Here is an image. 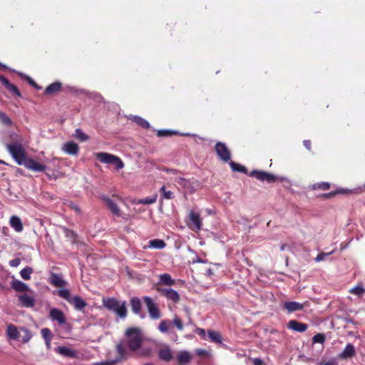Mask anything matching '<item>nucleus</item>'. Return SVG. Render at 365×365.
Returning a JSON list of instances; mask_svg holds the SVG:
<instances>
[{"label": "nucleus", "instance_id": "f257e3e1", "mask_svg": "<svg viewBox=\"0 0 365 365\" xmlns=\"http://www.w3.org/2000/svg\"><path fill=\"white\" fill-rule=\"evenodd\" d=\"M125 336L128 339L127 341H120L115 346L117 352L115 359L105 362V365H114L128 359L131 356L128 348L130 352L135 354L138 357H148L150 355L151 349L150 348L141 349L143 336L139 328H128L125 331Z\"/></svg>", "mask_w": 365, "mask_h": 365}, {"label": "nucleus", "instance_id": "f03ea898", "mask_svg": "<svg viewBox=\"0 0 365 365\" xmlns=\"http://www.w3.org/2000/svg\"><path fill=\"white\" fill-rule=\"evenodd\" d=\"M10 138L13 143L6 144V148L16 163L19 165H21V162L24 161L27 157L21 144L20 137L16 133H12Z\"/></svg>", "mask_w": 365, "mask_h": 365}, {"label": "nucleus", "instance_id": "7ed1b4c3", "mask_svg": "<svg viewBox=\"0 0 365 365\" xmlns=\"http://www.w3.org/2000/svg\"><path fill=\"white\" fill-rule=\"evenodd\" d=\"M103 304L108 310L115 312L120 318H124L127 315V309L125 302L120 304L117 299L105 298L103 299Z\"/></svg>", "mask_w": 365, "mask_h": 365}, {"label": "nucleus", "instance_id": "20e7f679", "mask_svg": "<svg viewBox=\"0 0 365 365\" xmlns=\"http://www.w3.org/2000/svg\"><path fill=\"white\" fill-rule=\"evenodd\" d=\"M95 155L100 162L114 165L117 170H120L124 166L123 161L116 155L103 152L96 153Z\"/></svg>", "mask_w": 365, "mask_h": 365}, {"label": "nucleus", "instance_id": "39448f33", "mask_svg": "<svg viewBox=\"0 0 365 365\" xmlns=\"http://www.w3.org/2000/svg\"><path fill=\"white\" fill-rule=\"evenodd\" d=\"M215 150L221 160L227 163L231 160V152L225 143L217 142L215 145Z\"/></svg>", "mask_w": 365, "mask_h": 365}, {"label": "nucleus", "instance_id": "423d86ee", "mask_svg": "<svg viewBox=\"0 0 365 365\" xmlns=\"http://www.w3.org/2000/svg\"><path fill=\"white\" fill-rule=\"evenodd\" d=\"M143 301L146 304L150 317L153 319H160L161 317L160 309L153 299L150 297H144Z\"/></svg>", "mask_w": 365, "mask_h": 365}, {"label": "nucleus", "instance_id": "0eeeda50", "mask_svg": "<svg viewBox=\"0 0 365 365\" xmlns=\"http://www.w3.org/2000/svg\"><path fill=\"white\" fill-rule=\"evenodd\" d=\"M156 290L168 300L172 301L174 303H178L180 300V297L177 291L171 288H163L157 287Z\"/></svg>", "mask_w": 365, "mask_h": 365}, {"label": "nucleus", "instance_id": "6e6552de", "mask_svg": "<svg viewBox=\"0 0 365 365\" xmlns=\"http://www.w3.org/2000/svg\"><path fill=\"white\" fill-rule=\"evenodd\" d=\"M249 175L262 182L267 181V182H274L277 180V177L275 175L262 170H254L249 173Z\"/></svg>", "mask_w": 365, "mask_h": 365}, {"label": "nucleus", "instance_id": "1a4fd4ad", "mask_svg": "<svg viewBox=\"0 0 365 365\" xmlns=\"http://www.w3.org/2000/svg\"><path fill=\"white\" fill-rule=\"evenodd\" d=\"M202 220L198 213L190 212L189 214V227L194 232H198L202 228Z\"/></svg>", "mask_w": 365, "mask_h": 365}, {"label": "nucleus", "instance_id": "9d476101", "mask_svg": "<svg viewBox=\"0 0 365 365\" xmlns=\"http://www.w3.org/2000/svg\"><path fill=\"white\" fill-rule=\"evenodd\" d=\"M21 165H24L29 170L35 172H43L46 168L45 165L38 163L33 159L29 158H26L24 161L21 162Z\"/></svg>", "mask_w": 365, "mask_h": 365}, {"label": "nucleus", "instance_id": "9b49d317", "mask_svg": "<svg viewBox=\"0 0 365 365\" xmlns=\"http://www.w3.org/2000/svg\"><path fill=\"white\" fill-rule=\"evenodd\" d=\"M101 198L106 205L108 208L110 210L113 215L118 217H121L122 212L120 211V209L115 202H114L110 198H109L106 195H103L101 196Z\"/></svg>", "mask_w": 365, "mask_h": 365}, {"label": "nucleus", "instance_id": "f8f14e48", "mask_svg": "<svg viewBox=\"0 0 365 365\" xmlns=\"http://www.w3.org/2000/svg\"><path fill=\"white\" fill-rule=\"evenodd\" d=\"M287 328L293 331L302 333L307 330L308 325L307 324L292 319L288 322Z\"/></svg>", "mask_w": 365, "mask_h": 365}, {"label": "nucleus", "instance_id": "ddd939ff", "mask_svg": "<svg viewBox=\"0 0 365 365\" xmlns=\"http://www.w3.org/2000/svg\"><path fill=\"white\" fill-rule=\"evenodd\" d=\"M6 334L9 339L12 340H20L21 329L19 330L14 324H9L7 326Z\"/></svg>", "mask_w": 365, "mask_h": 365}, {"label": "nucleus", "instance_id": "4468645a", "mask_svg": "<svg viewBox=\"0 0 365 365\" xmlns=\"http://www.w3.org/2000/svg\"><path fill=\"white\" fill-rule=\"evenodd\" d=\"M0 81L10 93H11L12 94H15L18 96H20L21 94L17 87L11 84L6 78H5L4 76L1 74Z\"/></svg>", "mask_w": 365, "mask_h": 365}, {"label": "nucleus", "instance_id": "2eb2a0df", "mask_svg": "<svg viewBox=\"0 0 365 365\" xmlns=\"http://www.w3.org/2000/svg\"><path fill=\"white\" fill-rule=\"evenodd\" d=\"M158 357L162 361L168 362L173 359V354L168 346L160 349L158 351Z\"/></svg>", "mask_w": 365, "mask_h": 365}, {"label": "nucleus", "instance_id": "dca6fc26", "mask_svg": "<svg viewBox=\"0 0 365 365\" xmlns=\"http://www.w3.org/2000/svg\"><path fill=\"white\" fill-rule=\"evenodd\" d=\"M356 354L354 346L352 344H346L344 351L339 355L340 359H349L354 356Z\"/></svg>", "mask_w": 365, "mask_h": 365}, {"label": "nucleus", "instance_id": "f3484780", "mask_svg": "<svg viewBox=\"0 0 365 365\" xmlns=\"http://www.w3.org/2000/svg\"><path fill=\"white\" fill-rule=\"evenodd\" d=\"M283 307L289 313H291L294 311L302 310L304 308V304L297 302H286L284 303Z\"/></svg>", "mask_w": 365, "mask_h": 365}, {"label": "nucleus", "instance_id": "a211bd4d", "mask_svg": "<svg viewBox=\"0 0 365 365\" xmlns=\"http://www.w3.org/2000/svg\"><path fill=\"white\" fill-rule=\"evenodd\" d=\"M175 282L173 279L170 274H162L159 276V282L156 284L155 288L160 285H167L171 286L175 284Z\"/></svg>", "mask_w": 365, "mask_h": 365}, {"label": "nucleus", "instance_id": "6ab92c4d", "mask_svg": "<svg viewBox=\"0 0 365 365\" xmlns=\"http://www.w3.org/2000/svg\"><path fill=\"white\" fill-rule=\"evenodd\" d=\"M50 316L53 320L57 321L61 324L66 322L63 313L58 309H51L50 311Z\"/></svg>", "mask_w": 365, "mask_h": 365}, {"label": "nucleus", "instance_id": "aec40b11", "mask_svg": "<svg viewBox=\"0 0 365 365\" xmlns=\"http://www.w3.org/2000/svg\"><path fill=\"white\" fill-rule=\"evenodd\" d=\"M11 287L13 289L19 292H26L29 290V288L27 286V284L18 279H14L11 283Z\"/></svg>", "mask_w": 365, "mask_h": 365}, {"label": "nucleus", "instance_id": "412c9836", "mask_svg": "<svg viewBox=\"0 0 365 365\" xmlns=\"http://www.w3.org/2000/svg\"><path fill=\"white\" fill-rule=\"evenodd\" d=\"M11 227L16 232H20L23 230V225L21 222V220L16 216L14 215L10 218L9 221Z\"/></svg>", "mask_w": 365, "mask_h": 365}, {"label": "nucleus", "instance_id": "4be33fe9", "mask_svg": "<svg viewBox=\"0 0 365 365\" xmlns=\"http://www.w3.org/2000/svg\"><path fill=\"white\" fill-rule=\"evenodd\" d=\"M192 359V356L190 352L183 351H180L177 356L178 363L179 364H186Z\"/></svg>", "mask_w": 365, "mask_h": 365}, {"label": "nucleus", "instance_id": "5701e85b", "mask_svg": "<svg viewBox=\"0 0 365 365\" xmlns=\"http://www.w3.org/2000/svg\"><path fill=\"white\" fill-rule=\"evenodd\" d=\"M130 306L132 311L135 314H140L141 312V302L138 297H133L130 299Z\"/></svg>", "mask_w": 365, "mask_h": 365}, {"label": "nucleus", "instance_id": "b1692460", "mask_svg": "<svg viewBox=\"0 0 365 365\" xmlns=\"http://www.w3.org/2000/svg\"><path fill=\"white\" fill-rule=\"evenodd\" d=\"M19 299L24 307H32L33 306H34V299L27 294L19 296Z\"/></svg>", "mask_w": 365, "mask_h": 365}, {"label": "nucleus", "instance_id": "393cba45", "mask_svg": "<svg viewBox=\"0 0 365 365\" xmlns=\"http://www.w3.org/2000/svg\"><path fill=\"white\" fill-rule=\"evenodd\" d=\"M70 303L73 304L76 309L78 311L83 310V309L86 306V302L80 297L76 296L72 300L70 299Z\"/></svg>", "mask_w": 365, "mask_h": 365}, {"label": "nucleus", "instance_id": "a878e982", "mask_svg": "<svg viewBox=\"0 0 365 365\" xmlns=\"http://www.w3.org/2000/svg\"><path fill=\"white\" fill-rule=\"evenodd\" d=\"M61 83L59 82H54L50 84L44 91V93L46 95H51L58 92L61 90Z\"/></svg>", "mask_w": 365, "mask_h": 365}, {"label": "nucleus", "instance_id": "bb28decb", "mask_svg": "<svg viewBox=\"0 0 365 365\" xmlns=\"http://www.w3.org/2000/svg\"><path fill=\"white\" fill-rule=\"evenodd\" d=\"M209 339L215 343H222V335L220 332L209 329L207 331Z\"/></svg>", "mask_w": 365, "mask_h": 365}, {"label": "nucleus", "instance_id": "cd10ccee", "mask_svg": "<svg viewBox=\"0 0 365 365\" xmlns=\"http://www.w3.org/2000/svg\"><path fill=\"white\" fill-rule=\"evenodd\" d=\"M149 247L155 249L162 250L165 247L166 243L163 240L154 239L149 241Z\"/></svg>", "mask_w": 365, "mask_h": 365}, {"label": "nucleus", "instance_id": "c85d7f7f", "mask_svg": "<svg viewBox=\"0 0 365 365\" xmlns=\"http://www.w3.org/2000/svg\"><path fill=\"white\" fill-rule=\"evenodd\" d=\"M230 166L234 172H240L242 173L247 174V169L244 165H242L237 163L231 161L230 163Z\"/></svg>", "mask_w": 365, "mask_h": 365}, {"label": "nucleus", "instance_id": "c756f323", "mask_svg": "<svg viewBox=\"0 0 365 365\" xmlns=\"http://www.w3.org/2000/svg\"><path fill=\"white\" fill-rule=\"evenodd\" d=\"M21 336H20V341L22 343H27L31 338L32 335L30 331L26 328H21Z\"/></svg>", "mask_w": 365, "mask_h": 365}, {"label": "nucleus", "instance_id": "7c9ffc66", "mask_svg": "<svg viewBox=\"0 0 365 365\" xmlns=\"http://www.w3.org/2000/svg\"><path fill=\"white\" fill-rule=\"evenodd\" d=\"M133 121L143 128L148 129L150 127V123L145 119L141 117L135 116L133 118Z\"/></svg>", "mask_w": 365, "mask_h": 365}, {"label": "nucleus", "instance_id": "2f4dec72", "mask_svg": "<svg viewBox=\"0 0 365 365\" xmlns=\"http://www.w3.org/2000/svg\"><path fill=\"white\" fill-rule=\"evenodd\" d=\"M32 272L33 269L30 267H26L21 270L20 275L24 279L29 280L31 279V274Z\"/></svg>", "mask_w": 365, "mask_h": 365}, {"label": "nucleus", "instance_id": "473e14b6", "mask_svg": "<svg viewBox=\"0 0 365 365\" xmlns=\"http://www.w3.org/2000/svg\"><path fill=\"white\" fill-rule=\"evenodd\" d=\"M51 282L53 284H54L56 287H61L63 284H64L63 280L61 279L60 275H58L56 274H52L51 277Z\"/></svg>", "mask_w": 365, "mask_h": 365}, {"label": "nucleus", "instance_id": "72a5a7b5", "mask_svg": "<svg viewBox=\"0 0 365 365\" xmlns=\"http://www.w3.org/2000/svg\"><path fill=\"white\" fill-rule=\"evenodd\" d=\"M349 191H348L347 190H345V189H338L335 191H332V192H328V193H325L322 195V197L324 198H330V197H332L334 196H335L337 194H346V193H349Z\"/></svg>", "mask_w": 365, "mask_h": 365}, {"label": "nucleus", "instance_id": "f704fd0d", "mask_svg": "<svg viewBox=\"0 0 365 365\" xmlns=\"http://www.w3.org/2000/svg\"><path fill=\"white\" fill-rule=\"evenodd\" d=\"M73 136L81 142L86 141L88 139V136L81 129H76Z\"/></svg>", "mask_w": 365, "mask_h": 365}, {"label": "nucleus", "instance_id": "c9c22d12", "mask_svg": "<svg viewBox=\"0 0 365 365\" xmlns=\"http://www.w3.org/2000/svg\"><path fill=\"white\" fill-rule=\"evenodd\" d=\"M0 121L5 125L11 126L12 125V120L4 112L0 110Z\"/></svg>", "mask_w": 365, "mask_h": 365}, {"label": "nucleus", "instance_id": "e433bc0d", "mask_svg": "<svg viewBox=\"0 0 365 365\" xmlns=\"http://www.w3.org/2000/svg\"><path fill=\"white\" fill-rule=\"evenodd\" d=\"M157 200V195H155L153 197H147L143 199H140L138 200V204H143V205H150L153 204Z\"/></svg>", "mask_w": 365, "mask_h": 365}, {"label": "nucleus", "instance_id": "4c0bfd02", "mask_svg": "<svg viewBox=\"0 0 365 365\" xmlns=\"http://www.w3.org/2000/svg\"><path fill=\"white\" fill-rule=\"evenodd\" d=\"M178 133L177 131L171 130H159L157 132V135L158 137H165V136H172L176 135Z\"/></svg>", "mask_w": 365, "mask_h": 365}, {"label": "nucleus", "instance_id": "58836bf2", "mask_svg": "<svg viewBox=\"0 0 365 365\" xmlns=\"http://www.w3.org/2000/svg\"><path fill=\"white\" fill-rule=\"evenodd\" d=\"M42 337L45 341H51L53 334L51 330L48 328H43L41 331Z\"/></svg>", "mask_w": 365, "mask_h": 365}, {"label": "nucleus", "instance_id": "ea45409f", "mask_svg": "<svg viewBox=\"0 0 365 365\" xmlns=\"http://www.w3.org/2000/svg\"><path fill=\"white\" fill-rule=\"evenodd\" d=\"M350 292L357 296H361L365 293V289L361 285H357L352 288Z\"/></svg>", "mask_w": 365, "mask_h": 365}, {"label": "nucleus", "instance_id": "a19ab883", "mask_svg": "<svg viewBox=\"0 0 365 365\" xmlns=\"http://www.w3.org/2000/svg\"><path fill=\"white\" fill-rule=\"evenodd\" d=\"M160 192H162L163 198L167 199V200H171V199L174 198L173 192L171 191H167L165 190V186H163L160 188Z\"/></svg>", "mask_w": 365, "mask_h": 365}, {"label": "nucleus", "instance_id": "79ce46f5", "mask_svg": "<svg viewBox=\"0 0 365 365\" xmlns=\"http://www.w3.org/2000/svg\"><path fill=\"white\" fill-rule=\"evenodd\" d=\"M325 341V336L324 334H317L312 338L313 343H324Z\"/></svg>", "mask_w": 365, "mask_h": 365}, {"label": "nucleus", "instance_id": "37998d69", "mask_svg": "<svg viewBox=\"0 0 365 365\" xmlns=\"http://www.w3.org/2000/svg\"><path fill=\"white\" fill-rule=\"evenodd\" d=\"M159 330L163 333H166L168 331V321L163 320L160 322L158 326Z\"/></svg>", "mask_w": 365, "mask_h": 365}, {"label": "nucleus", "instance_id": "c03bdc74", "mask_svg": "<svg viewBox=\"0 0 365 365\" xmlns=\"http://www.w3.org/2000/svg\"><path fill=\"white\" fill-rule=\"evenodd\" d=\"M314 189H321L323 190H327L330 188V184L329 182H326L317 183L314 185Z\"/></svg>", "mask_w": 365, "mask_h": 365}, {"label": "nucleus", "instance_id": "a18cd8bd", "mask_svg": "<svg viewBox=\"0 0 365 365\" xmlns=\"http://www.w3.org/2000/svg\"><path fill=\"white\" fill-rule=\"evenodd\" d=\"M78 146L76 143L70 141V155H76L78 153Z\"/></svg>", "mask_w": 365, "mask_h": 365}, {"label": "nucleus", "instance_id": "49530a36", "mask_svg": "<svg viewBox=\"0 0 365 365\" xmlns=\"http://www.w3.org/2000/svg\"><path fill=\"white\" fill-rule=\"evenodd\" d=\"M173 324L177 327V329L180 331H182L183 329V323L182 321L178 318V317H175L173 322Z\"/></svg>", "mask_w": 365, "mask_h": 365}, {"label": "nucleus", "instance_id": "de8ad7c7", "mask_svg": "<svg viewBox=\"0 0 365 365\" xmlns=\"http://www.w3.org/2000/svg\"><path fill=\"white\" fill-rule=\"evenodd\" d=\"M19 74L21 78L26 79L30 85L33 86L34 88H37V84L31 77L21 73H19Z\"/></svg>", "mask_w": 365, "mask_h": 365}, {"label": "nucleus", "instance_id": "09e8293b", "mask_svg": "<svg viewBox=\"0 0 365 365\" xmlns=\"http://www.w3.org/2000/svg\"><path fill=\"white\" fill-rule=\"evenodd\" d=\"M56 351L63 356H68V347L60 346L56 349Z\"/></svg>", "mask_w": 365, "mask_h": 365}, {"label": "nucleus", "instance_id": "8fccbe9b", "mask_svg": "<svg viewBox=\"0 0 365 365\" xmlns=\"http://www.w3.org/2000/svg\"><path fill=\"white\" fill-rule=\"evenodd\" d=\"M175 181L183 187H185L189 183L186 179L182 178H176Z\"/></svg>", "mask_w": 365, "mask_h": 365}, {"label": "nucleus", "instance_id": "3c124183", "mask_svg": "<svg viewBox=\"0 0 365 365\" xmlns=\"http://www.w3.org/2000/svg\"><path fill=\"white\" fill-rule=\"evenodd\" d=\"M58 293L61 297L68 300V289H61V290H59Z\"/></svg>", "mask_w": 365, "mask_h": 365}, {"label": "nucleus", "instance_id": "603ef678", "mask_svg": "<svg viewBox=\"0 0 365 365\" xmlns=\"http://www.w3.org/2000/svg\"><path fill=\"white\" fill-rule=\"evenodd\" d=\"M21 263V260L19 258H15L12 260H10L9 265L13 267H18Z\"/></svg>", "mask_w": 365, "mask_h": 365}, {"label": "nucleus", "instance_id": "864d4df0", "mask_svg": "<svg viewBox=\"0 0 365 365\" xmlns=\"http://www.w3.org/2000/svg\"><path fill=\"white\" fill-rule=\"evenodd\" d=\"M196 333L202 339H206V332L205 329L202 328H197Z\"/></svg>", "mask_w": 365, "mask_h": 365}, {"label": "nucleus", "instance_id": "5fc2aeb1", "mask_svg": "<svg viewBox=\"0 0 365 365\" xmlns=\"http://www.w3.org/2000/svg\"><path fill=\"white\" fill-rule=\"evenodd\" d=\"M162 170L164 171V172H166L168 173H171V174H173V175H177L179 173V171L178 170L171 169V168H163Z\"/></svg>", "mask_w": 365, "mask_h": 365}, {"label": "nucleus", "instance_id": "6e6d98bb", "mask_svg": "<svg viewBox=\"0 0 365 365\" xmlns=\"http://www.w3.org/2000/svg\"><path fill=\"white\" fill-rule=\"evenodd\" d=\"M69 236H70V240H71L73 243H77L78 242L77 235L75 232H73V231L70 230Z\"/></svg>", "mask_w": 365, "mask_h": 365}, {"label": "nucleus", "instance_id": "4d7b16f0", "mask_svg": "<svg viewBox=\"0 0 365 365\" xmlns=\"http://www.w3.org/2000/svg\"><path fill=\"white\" fill-rule=\"evenodd\" d=\"M329 254H327V253H324V252H322L320 254H319L317 257L315 258V261L316 262H320V261H322L324 259V257L326 256H327Z\"/></svg>", "mask_w": 365, "mask_h": 365}, {"label": "nucleus", "instance_id": "13d9d810", "mask_svg": "<svg viewBox=\"0 0 365 365\" xmlns=\"http://www.w3.org/2000/svg\"><path fill=\"white\" fill-rule=\"evenodd\" d=\"M320 365H337V362L335 359H331L327 361H322Z\"/></svg>", "mask_w": 365, "mask_h": 365}, {"label": "nucleus", "instance_id": "bf43d9fd", "mask_svg": "<svg viewBox=\"0 0 365 365\" xmlns=\"http://www.w3.org/2000/svg\"><path fill=\"white\" fill-rule=\"evenodd\" d=\"M303 144L304 145V147L309 150H311V148H312V142L310 140H304L303 142Z\"/></svg>", "mask_w": 365, "mask_h": 365}, {"label": "nucleus", "instance_id": "052dcab7", "mask_svg": "<svg viewBox=\"0 0 365 365\" xmlns=\"http://www.w3.org/2000/svg\"><path fill=\"white\" fill-rule=\"evenodd\" d=\"M70 209H72V210H75V212L77 214L80 215L81 213V210L77 206H76V205L70 204Z\"/></svg>", "mask_w": 365, "mask_h": 365}, {"label": "nucleus", "instance_id": "680f3d73", "mask_svg": "<svg viewBox=\"0 0 365 365\" xmlns=\"http://www.w3.org/2000/svg\"><path fill=\"white\" fill-rule=\"evenodd\" d=\"M63 150L66 153H68V142L65 143L63 145Z\"/></svg>", "mask_w": 365, "mask_h": 365}, {"label": "nucleus", "instance_id": "e2e57ef3", "mask_svg": "<svg viewBox=\"0 0 365 365\" xmlns=\"http://www.w3.org/2000/svg\"><path fill=\"white\" fill-rule=\"evenodd\" d=\"M254 364H255V365H262V361L259 359H255L254 361Z\"/></svg>", "mask_w": 365, "mask_h": 365}, {"label": "nucleus", "instance_id": "0e129e2a", "mask_svg": "<svg viewBox=\"0 0 365 365\" xmlns=\"http://www.w3.org/2000/svg\"><path fill=\"white\" fill-rule=\"evenodd\" d=\"M51 341H45L46 348L49 349L51 348Z\"/></svg>", "mask_w": 365, "mask_h": 365}, {"label": "nucleus", "instance_id": "69168bd1", "mask_svg": "<svg viewBox=\"0 0 365 365\" xmlns=\"http://www.w3.org/2000/svg\"><path fill=\"white\" fill-rule=\"evenodd\" d=\"M69 354H70V357H73V356H74L75 353H74V351H72V350H71V349H70Z\"/></svg>", "mask_w": 365, "mask_h": 365}, {"label": "nucleus", "instance_id": "338daca9", "mask_svg": "<svg viewBox=\"0 0 365 365\" xmlns=\"http://www.w3.org/2000/svg\"><path fill=\"white\" fill-rule=\"evenodd\" d=\"M0 68H7V66H6V65H4V64H3V63H1L0 62Z\"/></svg>", "mask_w": 365, "mask_h": 365}, {"label": "nucleus", "instance_id": "774afa93", "mask_svg": "<svg viewBox=\"0 0 365 365\" xmlns=\"http://www.w3.org/2000/svg\"><path fill=\"white\" fill-rule=\"evenodd\" d=\"M204 353H205V351L201 350L198 352V354L200 355V354H203Z\"/></svg>", "mask_w": 365, "mask_h": 365}]
</instances>
